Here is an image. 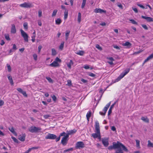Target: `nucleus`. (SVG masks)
<instances>
[{
	"instance_id": "nucleus-14",
	"label": "nucleus",
	"mask_w": 153,
	"mask_h": 153,
	"mask_svg": "<svg viewBox=\"0 0 153 153\" xmlns=\"http://www.w3.org/2000/svg\"><path fill=\"white\" fill-rule=\"evenodd\" d=\"M17 90L19 92L22 94L24 96H25V97H27V95L26 94L25 91H23L22 89L20 88H17Z\"/></svg>"
},
{
	"instance_id": "nucleus-48",
	"label": "nucleus",
	"mask_w": 153,
	"mask_h": 153,
	"mask_svg": "<svg viewBox=\"0 0 153 153\" xmlns=\"http://www.w3.org/2000/svg\"><path fill=\"white\" fill-rule=\"evenodd\" d=\"M111 103V102H110L108 103V104L106 105L105 107L106 108L107 110H108V108L109 106H110Z\"/></svg>"
},
{
	"instance_id": "nucleus-28",
	"label": "nucleus",
	"mask_w": 153,
	"mask_h": 153,
	"mask_svg": "<svg viewBox=\"0 0 153 153\" xmlns=\"http://www.w3.org/2000/svg\"><path fill=\"white\" fill-rule=\"evenodd\" d=\"M57 53L55 48L52 49V55L53 56H55Z\"/></svg>"
},
{
	"instance_id": "nucleus-38",
	"label": "nucleus",
	"mask_w": 153,
	"mask_h": 153,
	"mask_svg": "<svg viewBox=\"0 0 153 153\" xmlns=\"http://www.w3.org/2000/svg\"><path fill=\"white\" fill-rule=\"evenodd\" d=\"M46 79L48 81V82H49L50 83H53V81L52 79L50 77H46Z\"/></svg>"
},
{
	"instance_id": "nucleus-30",
	"label": "nucleus",
	"mask_w": 153,
	"mask_h": 153,
	"mask_svg": "<svg viewBox=\"0 0 153 153\" xmlns=\"http://www.w3.org/2000/svg\"><path fill=\"white\" fill-rule=\"evenodd\" d=\"M61 23V20L59 18H58L56 20V24L59 25Z\"/></svg>"
},
{
	"instance_id": "nucleus-16",
	"label": "nucleus",
	"mask_w": 153,
	"mask_h": 153,
	"mask_svg": "<svg viewBox=\"0 0 153 153\" xmlns=\"http://www.w3.org/2000/svg\"><path fill=\"white\" fill-rule=\"evenodd\" d=\"M153 58V53L151 54L150 55L148 56L147 58L145 59L144 61L143 64H145L146 62L150 60V59H152Z\"/></svg>"
},
{
	"instance_id": "nucleus-43",
	"label": "nucleus",
	"mask_w": 153,
	"mask_h": 153,
	"mask_svg": "<svg viewBox=\"0 0 153 153\" xmlns=\"http://www.w3.org/2000/svg\"><path fill=\"white\" fill-rule=\"evenodd\" d=\"M33 58L34 60H37V55L36 54H33Z\"/></svg>"
},
{
	"instance_id": "nucleus-32",
	"label": "nucleus",
	"mask_w": 153,
	"mask_h": 153,
	"mask_svg": "<svg viewBox=\"0 0 153 153\" xmlns=\"http://www.w3.org/2000/svg\"><path fill=\"white\" fill-rule=\"evenodd\" d=\"M86 0H83L81 5V7L82 8H83L85 6Z\"/></svg>"
},
{
	"instance_id": "nucleus-64",
	"label": "nucleus",
	"mask_w": 153,
	"mask_h": 153,
	"mask_svg": "<svg viewBox=\"0 0 153 153\" xmlns=\"http://www.w3.org/2000/svg\"><path fill=\"white\" fill-rule=\"evenodd\" d=\"M81 81L83 82L84 83H86L87 82V80H85V79H81Z\"/></svg>"
},
{
	"instance_id": "nucleus-20",
	"label": "nucleus",
	"mask_w": 153,
	"mask_h": 153,
	"mask_svg": "<svg viewBox=\"0 0 153 153\" xmlns=\"http://www.w3.org/2000/svg\"><path fill=\"white\" fill-rule=\"evenodd\" d=\"M76 130H75V129L70 130V131L67 133L68 137L69 136V135H71V134H74V133H76Z\"/></svg>"
},
{
	"instance_id": "nucleus-1",
	"label": "nucleus",
	"mask_w": 153,
	"mask_h": 153,
	"mask_svg": "<svg viewBox=\"0 0 153 153\" xmlns=\"http://www.w3.org/2000/svg\"><path fill=\"white\" fill-rule=\"evenodd\" d=\"M113 145L109 146L108 147V149L109 150H111L113 149H117L114 153H123V150L125 152H128V150L125 146L120 143V142L117 141V143L113 142L112 143Z\"/></svg>"
},
{
	"instance_id": "nucleus-22",
	"label": "nucleus",
	"mask_w": 153,
	"mask_h": 153,
	"mask_svg": "<svg viewBox=\"0 0 153 153\" xmlns=\"http://www.w3.org/2000/svg\"><path fill=\"white\" fill-rule=\"evenodd\" d=\"M75 53L76 54L79 55L83 56L85 53V52L83 51H79L78 52H76Z\"/></svg>"
},
{
	"instance_id": "nucleus-37",
	"label": "nucleus",
	"mask_w": 153,
	"mask_h": 153,
	"mask_svg": "<svg viewBox=\"0 0 153 153\" xmlns=\"http://www.w3.org/2000/svg\"><path fill=\"white\" fill-rule=\"evenodd\" d=\"M5 38V39L7 40H10V36L8 34H6L4 35Z\"/></svg>"
},
{
	"instance_id": "nucleus-53",
	"label": "nucleus",
	"mask_w": 153,
	"mask_h": 153,
	"mask_svg": "<svg viewBox=\"0 0 153 153\" xmlns=\"http://www.w3.org/2000/svg\"><path fill=\"white\" fill-rule=\"evenodd\" d=\"M44 117L45 119H48V117H50V116L48 114L45 115L44 116Z\"/></svg>"
},
{
	"instance_id": "nucleus-3",
	"label": "nucleus",
	"mask_w": 153,
	"mask_h": 153,
	"mask_svg": "<svg viewBox=\"0 0 153 153\" xmlns=\"http://www.w3.org/2000/svg\"><path fill=\"white\" fill-rule=\"evenodd\" d=\"M42 128L40 127H37L35 126H32L28 129L29 131L30 132L35 133L40 132Z\"/></svg>"
},
{
	"instance_id": "nucleus-63",
	"label": "nucleus",
	"mask_w": 153,
	"mask_h": 153,
	"mask_svg": "<svg viewBox=\"0 0 153 153\" xmlns=\"http://www.w3.org/2000/svg\"><path fill=\"white\" fill-rule=\"evenodd\" d=\"M138 5L139 6V7H141V8H144L145 7L143 6V5H142V4H138Z\"/></svg>"
},
{
	"instance_id": "nucleus-57",
	"label": "nucleus",
	"mask_w": 153,
	"mask_h": 153,
	"mask_svg": "<svg viewBox=\"0 0 153 153\" xmlns=\"http://www.w3.org/2000/svg\"><path fill=\"white\" fill-rule=\"evenodd\" d=\"M111 129L113 131H115L116 130V128H115V126H112L111 128Z\"/></svg>"
},
{
	"instance_id": "nucleus-8",
	"label": "nucleus",
	"mask_w": 153,
	"mask_h": 153,
	"mask_svg": "<svg viewBox=\"0 0 153 153\" xmlns=\"http://www.w3.org/2000/svg\"><path fill=\"white\" fill-rule=\"evenodd\" d=\"M85 145L82 142H78L76 143L75 146L76 149H81L85 147Z\"/></svg>"
},
{
	"instance_id": "nucleus-29",
	"label": "nucleus",
	"mask_w": 153,
	"mask_h": 153,
	"mask_svg": "<svg viewBox=\"0 0 153 153\" xmlns=\"http://www.w3.org/2000/svg\"><path fill=\"white\" fill-rule=\"evenodd\" d=\"M81 15L80 13H78V22L79 23H80L81 20Z\"/></svg>"
},
{
	"instance_id": "nucleus-33",
	"label": "nucleus",
	"mask_w": 153,
	"mask_h": 153,
	"mask_svg": "<svg viewBox=\"0 0 153 153\" xmlns=\"http://www.w3.org/2000/svg\"><path fill=\"white\" fill-rule=\"evenodd\" d=\"M148 146L149 147H153V143H151V142L150 140L148 141Z\"/></svg>"
},
{
	"instance_id": "nucleus-51",
	"label": "nucleus",
	"mask_w": 153,
	"mask_h": 153,
	"mask_svg": "<svg viewBox=\"0 0 153 153\" xmlns=\"http://www.w3.org/2000/svg\"><path fill=\"white\" fill-rule=\"evenodd\" d=\"M4 103V101L2 100H0V106H1L3 105Z\"/></svg>"
},
{
	"instance_id": "nucleus-11",
	"label": "nucleus",
	"mask_w": 153,
	"mask_h": 153,
	"mask_svg": "<svg viewBox=\"0 0 153 153\" xmlns=\"http://www.w3.org/2000/svg\"><path fill=\"white\" fill-rule=\"evenodd\" d=\"M94 12L95 13H106V11L105 10H103V9H102L99 8V9H97V8H96L95 9H94Z\"/></svg>"
},
{
	"instance_id": "nucleus-59",
	"label": "nucleus",
	"mask_w": 153,
	"mask_h": 153,
	"mask_svg": "<svg viewBox=\"0 0 153 153\" xmlns=\"http://www.w3.org/2000/svg\"><path fill=\"white\" fill-rule=\"evenodd\" d=\"M64 42H62L61 45H60L59 48H63L64 47Z\"/></svg>"
},
{
	"instance_id": "nucleus-62",
	"label": "nucleus",
	"mask_w": 153,
	"mask_h": 153,
	"mask_svg": "<svg viewBox=\"0 0 153 153\" xmlns=\"http://www.w3.org/2000/svg\"><path fill=\"white\" fill-rule=\"evenodd\" d=\"M65 132H63L62 133H61L60 134V136H65Z\"/></svg>"
},
{
	"instance_id": "nucleus-56",
	"label": "nucleus",
	"mask_w": 153,
	"mask_h": 153,
	"mask_svg": "<svg viewBox=\"0 0 153 153\" xmlns=\"http://www.w3.org/2000/svg\"><path fill=\"white\" fill-rule=\"evenodd\" d=\"M132 9L136 13H138V11L137 8L132 7Z\"/></svg>"
},
{
	"instance_id": "nucleus-45",
	"label": "nucleus",
	"mask_w": 153,
	"mask_h": 153,
	"mask_svg": "<svg viewBox=\"0 0 153 153\" xmlns=\"http://www.w3.org/2000/svg\"><path fill=\"white\" fill-rule=\"evenodd\" d=\"M136 146L137 147H139V144L140 141L139 140H136Z\"/></svg>"
},
{
	"instance_id": "nucleus-17",
	"label": "nucleus",
	"mask_w": 153,
	"mask_h": 153,
	"mask_svg": "<svg viewBox=\"0 0 153 153\" xmlns=\"http://www.w3.org/2000/svg\"><path fill=\"white\" fill-rule=\"evenodd\" d=\"M59 65L58 63L56 62L55 59L54 61L53 62L50 64V65L51 66L56 67L59 66Z\"/></svg>"
},
{
	"instance_id": "nucleus-40",
	"label": "nucleus",
	"mask_w": 153,
	"mask_h": 153,
	"mask_svg": "<svg viewBox=\"0 0 153 153\" xmlns=\"http://www.w3.org/2000/svg\"><path fill=\"white\" fill-rule=\"evenodd\" d=\"M11 138L13 139L14 142L16 143H18L19 141L16 138V137H14V136H12Z\"/></svg>"
},
{
	"instance_id": "nucleus-50",
	"label": "nucleus",
	"mask_w": 153,
	"mask_h": 153,
	"mask_svg": "<svg viewBox=\"0 0 153 153\" xmlns=\"http://www.w3.org/2000/svg\"><path fill=\"white\" fill-rule=\"evenodd\" d=\"M73 148H69V149H66L64 151V152H68V151H73Z\"/></svg>"
},
{
	"instance_id": "nucleus-2",
	"label": "nucleus",
	"mask_w": 153,
	"mask_h": 153,
	"mask_svg": "<svg viewBox=\"0 0 153 153\" xmlns=\"http://www.w3.org/2000/svg\"><path fill=\"white\" fill-rule=\"evenodd\" d=\"M95 132L96 133H93L91 134L92 136L94 138H96L98 137L99 138H101L100 134V130L99 124L97 121L95 122Z\"/></svg>"
},
{
	"instance_id": "nucleus-18",
	"label": "nucleus",
	"mask_w": 153,
	"mask_h": 153,
	"mask_svg": "<svg viewBox=\"0 0 153 153\" xmlns=\"http://www.w3.org/2000/svg\"><path fill=\"white\" fill-rule=\"evenodd\" d=\"M11 32L12 33H15L16 32L15 26L14 24L12 25Z\"/></svg>"
},
{
	"instance_id": "nucleus-35",
	"label": "nucleus",
	"mask_w": 153,
	"mask_h": 153,
	"mask_svg": "<svg viewBox=\"0 0 153 153\" xmlns=\"http://www.w3.org/2000/svg\"><path fill=\"white\" fill-rule=\"evenodd\" d=\"M70 31H69V30L66 32L65 35L66 36V40H67L68 39V37L69 36V34H70Z\"/></svg>"
},
{
	"instance_id": "nucleus-49",
	"label": "nucleus",
	"mask_w": 153,
	"mask_h": 153,
	"mask_svg": "<svg viewBox=\"0 0 153 153\" xmlns=\"http://www.w3.org/2000/svg\"><path fill=\"white\" fill-rule=\"evenodd\" d=\"M52 100L54 101H56V97L54 95H53V96L52 97Z\"/></svg>"
},
{
	"instance_id": "nucleus-7",
	"label": "nucleus",
	"mask_w": 153,
	"mask_h": 153,
	"mask_svg": "<svg viewBox=\"0 0 153 153\" xmlns=\"http://www.w3.org/2000/svg\"><path fill=\"white\" fill-rule=\"evenodd\" d=\"M21 34L23 38L25 41H28V36L27 33H25V31H24L23 29H21L20 30Z\"/></svg>"
},
{
	"instance_id": "nucleus-41",
	"label": "nucleus",
	"mask_w": 153,
	"mask_h": 153,
	"mask_svg": "<svg viewBox=\"0 0 153 153\" xmlns=\"http://www.w3.org/2000/svg\"><path fill=\"white\" fill-rule=\"evenodd\" d=\"M68 83L66 84V85H69V86H71L72 85L71 81L70 80H68L67 81Z\"/></svg>"
},
{
	"instance_id": "nucleus-54",
	"label": "nucleus",
	"mask_w": 153,
	"mask_h": 153,
	"mask_svg": "<svg viewBox=\"0 0 153 153\" xmlns=\"http://www.w3.org/2000/svg\"><path fill=\"white\" fill-rule=\"evenodd\" d=\"M7 69H8V71H11V68L10 67V65H7Z\"/></svg>"
},
{
	"instance_id": "nucleus-4",
	"label": "nucleus",
	"mask_w": 153,
	"mask_h": 153,
	"mask_svg": "<svg viewBox=\"0 0 153 153\" xmlns=\"http://www.w3.org/2000/svg\"><path fill=\"white\" fill-rule=\"evenodd\" d=\"M130 70V68L126 69L124 71H123L121 74H120V75L116 79V80H117V81L120 80V79H122V78H123V77H124L126 74H127L129 72Z\"/></svg>"
},
{
	"instance_id": "nucleus-23",
	"label": "nucleus",
	"mask_w": 153,
	"mask_h": 153,
	"mask_svg": "<svg viewBox=\"0 0 153 153\" xmlns=\"http://www.w3.org/2000/svg\"><path fill=\"white\" fill-rule=\"evenodd\" d=\"M74 64V62L72 60H71L70 61V62L67 64V66L69 68H71V66L72 65Z\"/></svg>"
},
{
	"instance_id": "nucleus-15",
	"label": "nucleus",
	"mask_w": 153,
	"mask_h": 153,
	"mask_svg": "<svg viewBox=\"0 0 153 153\" xmlns=\"http://www.w3.org/2000/svg\"><path fill=\"white\" fill-rule=\"evenodd\" d=\"M116 102H115L113 104H112V105H111L110 107V108L109 109V110L108 112V116L109 115H110V114H111L112 112V110L115 104H116Z\"/></svg>"
},
{
	"instance_id": "nucleus-58",
	"label": "nucleus",
	"mask_w": 153,
	"mask_h": 153,
	"mask_svg": "<svg viewBox=\"0 0 153 153\" xmlns=\"http://www.w3.org/2000/svg\"><path fill=\"white\" fill-rule=\"evenodd\" d=\"M118 7H119L120 8H121V9H123V7L122 4H121V3H119L118 4Z\"/></svg>"
},
{
	"instance_id": "nucleus-42",
	"label": "nucleus",
	"mask_w": 153,
	"mask_h": 153,
	"mask_svg": "<svg viewBox=\"0 0 153 153\" xmlns=\"http://www.w3.org/2000/svg\"><path fill=\"white\" fill-rule=\"evenodd\" d=\"M55 60L56 62H61V60H60V59H59L58 57H56V58Z\"/></svg>"
},
{
	"instance_id": "nucleus-5",
	"label": "nucleus",
	"mask_w": 153,
	"mask_h": 153,
	"mask_svg": "<svg viewBox=\"0 0 153 153\" xmlns=\"http://www.w3.org/2000/svg\"><path fill=\"white\" fill-rule=\"evenodd\" d=\"M68 136L67 133L65 136H64L62 139L61 143L62 144L63 146H65V145L67 144L68 143Z\"/></svg>"
},
{
	"instance_id": "nucleus-25",
	"label": "nucleus",
	"mask_w": 153,
	"mask_h": 153,
	"mask_svg": "<svg viewBox=\"0 0 153 153\" xmlns=\"http://www.w3.org/2000/svg\"><path fill=\"white\" fill-rule=\"evenodd\" d=\"M7 78L10 84L12 85H13V81L12 79V77L11 76H8Z\"/></svg>"
},
{
	"instance_id": "nucleus-19",
	"label": "nucleus",
	"mask_w": 153,
	"mask_h": 153,
	"mask_svg": "<svg viewBox=\"0 0 153 153\" xmlns=\"http://www.w3.org/2000/svg\"><path fill=\"white\" fill-rule=\"evenodd\" d=\"M143 121L144 122H146L147 123H149V120L146 117H142L141 118Z\"/></svg>"
},
{
	"instance_id": "nucleus-6",
	"label": "nucleus",
	"mask_w": 153,
	"mask_h": 153,
	"mask_svg": "<svg viewBox=\"0 0 153 153\" xmlns=\"http://www.w3.org/2000/svg\"><path fill=\"white\" fill-rule=\"evenodd\" d=\"M20 7H23V8H31L33 7V5L32 3H30V2H25L24 3L19 5Z\"/></svg>"
},
{
	"instance_id": "nucleus-24",
	"label": "nucleus",
	"mask_w": 153,
	"mask_h": 153,
	"mask_svg": "<svg viewBox=\"0 0 153 153\" xmlns=\"http://www.w3.org/2000/svg\"><path fill=\"white\" fill-rule=\"evenodd\" d=\"M68 15V10L67 9H65V11L64 12V18L65 19H66L67 18V17Z\"/></svg>"
},
{
	"instance_id": "nucleus-52",
	"label": "nucleus",
	"mask_w": 153,
	"mask_h": 153,
	"mask_svg": "<svg viewBox=\"0 0 153 153\" xmlns=\"http://www.w3.org/2000/svg\"><path fill=\"white\" fill-rule=\"evenodd\" d=\"M16 48H13L12 49H10L9 51V53H10L12 52H14L15 51V50L16 49Z\"/></svg>"
},
{
	"instance_id": "nucleus-13",
	"label": "nucleus",
	"mask_w": 153,
	"mask_h": 153,
	"mask_svg": "<svg viewBox=\"0 0 153 153\" xmlns=\"http://www.w3.org/2000/svg\"><path fill=\"white\" fill-rule=\"evenodd\" d=\"M142 18L144 19H145L148 22H151L153 21V19L151 17H148V16H143L142 15L141 16Z\"/></svg>"
},
{
	"instance_id": "nucleus-34",
	"label": "nucleus",
	"mask_w": 153,
	"mask_h": 153,
	"mask_svg": "<svg viewBox=\"0 0 153 153\" xmlns=\"http://www.w3.org/2000/svg\"><path fill=\"white\" fill-rule=\"evenodd\" d=\"M57 11H58V10H57V9H54V10H53V13L52 14V17L55 16H56Z\"/></svg>"
},
{
	"instance_id": "nucleus-12",
	"label": "nucleus",
	"mask_w": 153,
	"mask_h": 153,
	"mask_svg": "<svg viewBox=\"0 0 153 153\" xmlns=\"http://www.w3.org/2000/svg\"><path fill=\"white\" fill-rule=\"evenodd\" d=\"M25 133L22 134L19 136L18 139L20 141H24L25 138Z\"/></svg>"
},
{
	"instance_id": "nucleus-46",
	"label": "nucleus",
	"mask_w": 153,
	"mask_h": 153,
	"mask_svg": "<svg viewBox=\"0 0 153 153\" xmlns=\"http://www.w3.org/2000/svg\"><path fill=\"white\" fill-rule=\"evenodd\" d=\"M88 75L89 76H91L92 77H95L96 76L95 74H93V73H91V72H89L88 74Z\"/></svg>"
},
{
	"instance_id": "nucleus-60",
	"label": "nucleus",
	"mask_w": 153,
	"mask_h": 153,
	"mask_svg": "<svg viewBox=\"0 0 153 153\" xmlns=\"http://www.w3.org/2000/svg\"><path fill=\"white\" fill-rule=\"evenodd\" d=\"M31 150V148H29L28 150H27L24 153H29Z\"/></svg>"
},
{
	"instance_id": "nucleus-31",
	"label": "nucleus",
	"mask_w": 153,
	"mask_h": 153,
	"mask_svg": "<svg viewBox=\"0 0 153 153\" xmlns=\"http://www.w3.org/2000/svg\"><path fill=\"white\" fill-rule=\"evenodd\" d=\"M91 111H89L88 113H87L86 114L87 118L88 121H89V119L91 117Z\"/></svg>"
},
{
	"instance_id": "nucleus-26",
	"label": "nucleus",
	"mask_w": 153,
	"mask_h": 153,
	"mask_svg": "<svg viewBox=\"0 0 153 153\" xmlns=\"http://www.w3.org/2000/svg\"><path fill=\"white\" fill-rule=\"evenodd\" d=\"M107 110L106 109V108H105V106L104 107L103 111H104V113H103V112H99L100 114L101 115H102L103 116H105V113L107 111Z\"/></svg>"
},
{
	"instance_id": "nucleus-47",
	"label": "nucleus",
	"mask_w": 153,
	"mask_h": 153,
	"mask_svg": "<svg viewBox=\"0 0 153 153\" xmlns=\"http://www.w3.org/2000/svg\"><path fill=\"white\" fill-rule=\"evenodd\" d=\"M142 51H143V50H139L137 52H134V53H133V54H138V53H140V52H142Z\"/></svg>"
},
{
	"instance_id": "nucleus-10",
	"label": "nucleus",
	"mask_w": 153,
	"mask_h": 153,
	"mask_svg": "<svg viewBox=\"0 0 153 153\" xmlns=\"http://www.w3.org/2000/svg\"><path fill=\"white\" fill-rule=\"evenodd\" d=\"M102 142L103 144L105 147H107L109 144L108 138H102Z\"/></svg>"
},
{
	"instance_id": "nucleus-36",
	"label": "nucleus",
	"mask_w": 153,
	"mask_h": 153,
	"mask_svg": "<svg viewBox=\"0 0 153 153\" xmlns=\"http://www.w3.org/2000/svg\"><path fill=\"white\" fill-rule=\"evenodd\" d=\"M23 27L25 29H27L28 28L27 23V22H25L23 23Z\"/></svg>"
},
{
	"instance_id": "nucleus-61",
	"label": "nucleus",
	"mask_w": 153,
	"mask_h": 153,
	"mask_svg": "<svg viewBox=\"0 0 153 153\" xmlns=\"http://www.w3.org/2000/svg\"><path fill=\"white\" fill-rule=\"evenodd\" d=\"M60 137L61 136H60V134L59 135V137H58L57 138L56 137V142H57V141H59V140H60Z\"/></svg>"
},
{
	"instance_id": "nucleus-21",
	"label": "nucleus",
	"mask_w": 153,
	"mask_h": 153,
	"mask_svg": "<svg viewBox=\"0 0 153 153\" xmlns=\"http://www.w3.org/2000/svg\"><path fill=\"white\" fill-rule=\"evenodd\" d=\"M8 129L13 134L15 135H17V133H16V131H14V128L13 127L8 128Z\"/></svg>"
},
{
	"instance_id": "nucleus-9",
	"label": "nucleus",
	"mask_w": 153,
	"mask_h": 153,
	"mask_svg": "<svg viewBox=\"0 0 153 153\" xmlns=\"http://www.w3.org/2000/svg\"><path fill=\"white\" fill-rule=\"evenodd\" d=\"M46 139H51V140H54L56 138V136L54 134L48 133L45 137Z\"/></svg>"
},
{
	"instance_id": "nucleus-39",
	"label": "nucleus",
	"mask_w": 153,
	"mask_h": 153,
	"mask_svg": "<svg viewBox=\"0 0 153 153\" xmlns=\"http://www.w3.org/2000/svg\"><path fill=\"white\" fill-rule=\"evenodd\" d=\"M132 23H133V24L137 25V23L136 21H135L134 19H131L129 20Z\"/></svg>"
},
{
	"instance_id": "nucleus-55",
	"label": "nucleus",
	"mask_w": 153,
	"mask_h": 153,
	"mask_svg": "<svg viewBox=\"0 0 153 153\" xmlns=\"http://www.w3.org/2000/svg\"><path fill=\"white\" fill-rule=\"evenodd\" d=\"M39 16L41 17L42 16V11L41 10H39L38 12Z\"/></svg>"
},
{
	"instance_id": "nucleus-27",
	"label": "nucleus",
	"mask_w": 153,
	"mask_h": 153,
	"mask_svg": "<svg viewBox=\"0 0 153 153\" xmlns=\"http://www.w3.org/2000/svg\"><path fill=\"white\" fill-rule=\"evenodd\" d=\"M123 46H128V47H130L131 44L130 42H128V41H127V42H126L125 43H123Z\"/></svg>"
},
{
	"instance_id": "nucleus-44",
	"label": "nucleus",
	"mask_w": 153,
	"mask_h": 153,
	"mask_svg": "<svg viewBox=\"0 0 153 153\" xmlns=\"http://www.w3.org/2000/svg\"><path fill=\"white\" fill-rule=\"evenodd\" d=\"M142 26L143 27V28L145 29L146 30H148V28L147 27L146 25L142 24Z\"/></svg>"
}]
</instances>
